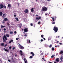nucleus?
Here are the masks:
<instances>
[{"mask_svg":"<svg viewBox=\"0 0 63 63\" xmlns=\"http://www.w3.org/2000/svg\"><path fill=\"white\" fill-rule=\"evenodd\" d=\"M42 8V11L43 12H46L47 10V8L45 6L43 7Z\"/></svg>","mask_w":63,"mask_h":63,"instance_id":"1","label":"nucleus"},{"mask_svg":"<svg viewBox=\"0 0 63 63\" xmlns=\"http://www.w3.org/2000/svg\"><path fill=\"white\" fill-rule=\"evenodd\" d=\"M53 30H54L55 33L57 32L58 31V27L55 26L54 27Z\"/></svg>","mask_w":63,"mask_h":63,"instance_id":"2","label":"nucleus"},{"mask_svg":"<svg viewBox=\"0 0 63 63\" xmlns=\"http://www.w3.org/2000/svg\"><path fill=\"white\" fill-rule=\"evenodd\" d=\"M18 46H19V47L20 49H24V47L21 45L20 44L18 45Z\"/></svg>","mask_w":63,"mask_h":63,"instance_id":"3","label":"nucleus"},{"mask_svg":"<svg viewBox=\"0 0 63 63\" xmlns=\"http://www.w3.org/2000/svg\"><path fill=\"white\" fill-rule=\"evenodd\" d=\"M30 54H32V56H30V58H31V59L33 57V56H34L35 55V54H34L32 52H31L30 53Z\"/></svg>","mask_w":63,"mask_h":63,"instance_id":"4","label":"nucleus"},{"mask_svg":"<svg viewBox=\"0 0 63 63\" xmlns=\"http://www.w3.org/2000/svg\"><path fill=\"white\" fill-rule=\"evenodd\" d=\"M24 30L25 32L26 33V32H27L28 31V29L27 28H26L24 29Z\"/></svg>","mask_w":63,"mask_h":63,"instance_id":"5","label":"nucleus"},{"mask_svg":"<svg viewBox=\"0 0 63 63\" xmlns=\"http://www.w3.org/2000/svg\"><path fill=\"white\" fill-rule=\"evenodd\" d=\"M24 12L25 13H28V10L27 9H26L24 11Z\"/></svg>","mask_w":63,"mask_h":63,"instance_id":"6","label":"nucleus"},{"mask_svg":"<svg viewBox=\"0 0 63 63\" xmlns=\"http://www.w3.org/2000/svg\"><path fill=\"white\" fill-rule=\"evenodd\" d=\"M20 54L21 55V56L23 55V54H22V51L21 50H20Z\"/></svg>","mask_w":63,"mask_h":63,"instance_id":"7","label":"nucleus"},{"mask_svg":"<svg viewBox=\"0 0 63 63\" xmlns=\"http://www.w3.org/2000/svg\"><path fill=\"white\" fill-rule=\"evenodd\" d=\"M59 58H58L57 59H56V61L57 62H59Z\"/></svg>","mask_w":63,"mask_h":63,"instance_id":"8","label":"nucleus"},{"mask_svg":"<svg viewBox=\"0 0 63 63\" xmlns=\"http://www.w3.org/2000/svg\"><path fill=\"white\" fill-rule=\"evenodd\" d=\"M8 21V18H5L3 20V21Z\"/></svg>","mask_w":63,"mask_h":63,"instance_id":"9","label":"nucleus"},{"mask_svg":"<svg viewBox=\"0 0 63 63\" xmlns=\"http://www.w3.org/2000/svg\"><path fill=\"white\" fill-rule=\"evenodd\" d=\"M0 9H3L4 8V6H3L2 4H0Z\"/></svg>","mask_w":63,"mask_h":63,"instance_id":"10","label":"nucleus"},{"mask_svg":"<svg viewBox=\"0 0 63 63\" xmlns=\"http://www.w3.org/2000/svg\"><path fill=\"white\" fill-rule=\"evenodd\" d=\"M3 37V38H4V39H5V40H7V37H6V36H5V35H4Z\"/></svg>","mask_w":63,"mask_h":63,"instance_id":"11","label":"nucleus"},{"mask_svg":"<svg viewBox=\"0 0 63 63\" xmlns=\"http://www.w3.org/2000/svg\"><path fill=\"white\" fill-rule=\"evenodd\" d=\"M34 10V8H32L31 9V11L32 13H33V12H34V10Z\"/></svg>","mask_w":63,"mask_h":63,"instance_id":"12","label":"nucleus"},{"mask_svg":"<svg viewBox=\"0 0 63 63\" xmlns=\"http://www.w3.org/2000/svg\"><path fill=\"white\" fill-rule=\"evenodd\" d=\"M60 54H63V51L61 50L60 52Z\"/></svg>","mask_w":63,"mask_h":63,"instance_id":"13","label":"nucleus"},{"mask_svg":"<svg viewBox=\"0 0 63 63\" xmlns=\"http://www.w3.org/2000/svg\"><path fill=\"white\" fill-rule=\"evenodd\" d=\"M3 13L2 12H0V16H2Z\"/></svg>","mask_w":63,"mask_h":63,"instance_id":"14","label":"nucleus"},{"mask_svg":"<svg viewBox=\"0 0 63 63\" xmlns=\"http://www.w3.org/2000/svg\"><path fill=\"white\" fill-rule=\"evenodd\" d=\"M3 42H6V41L5 40V39H4V37H3Z\"/></svg>","mask_w":63,"mask_h":63,"instance_id":"15","label":"nucleus"},{"mask_svg":"<svg viewBox=\"0 0 63 63\" xmlns=\"http://www.w3.org/2000/svg\"><path fill=\"white\" fill-rule=\"evenodd\" d=\"M50 39H51V37L49 36L48 38V40L49 41V40H50Z\"/></svg>","mask_w":63,"mask_h":63,"instance_id":"16","label":"nucleus"},{"mask_svg":"<svg viewBox=\"0 0 63 63\" xmlns=\"http://www.w3.org/2000/svg\"><path fill=\"white\" fill-rule=\"evenodd\" d=\"M8 7H9V8L11 7V5L9 4L8 5Z\"/></svg>","mask_w":63,"mask_h":63,"instance_id":"17","label":"nucleus"},{"mask_svg":"<svg viewBox=\"0 0 63 63\" xmlns=\"http://www.w3.org/2000/svg\"><path fill=\"white\" fill-rule=\"evenodd\" d=\"M18 25L19 26H22V24H21V23L20 24H18Z\"/></svg>","mask_w":63,"mask_h":63,"instance_id":"18","label":"nucleus"},{"mask_svg":"<svg viewBox=\"0 0 63 63\" xmlns=\"http://www.w3.org/2000/svg\"><path fill=\"white\" fill-rule=\"evenodd\" d=\"M15 19L17 21H18L19 20H18V19L17 17H16L15 18Z\"/></svg>","mask_w":63,"mask_h":63,"instance_id":"19","label":"nucleus"},{"mask_svg":"<svg viewBox=\"0 0 63 63\" xmlns=\"http://www.w3.org/2000/svg\"><path fill=\"white\" fill-rule=\"evenodd\" d=\"M1 46L2 47V46H4V43H1Z\"/></svg>","mask_w":63,"mask_h":63,"instance_id":"20","label":"nucleus"},{"mask_svg":"<svg viewBox=\"0 0 63 63\" xmlns=\"http://www.w3.org/2000/svg\"><path fill=\"white\" fill-rule=\"evenodd\" d=\"M51 49H52V50L53 51L54 50V48L53 47H52V48Z\"/></svg>","mask_w":63,"mask_h":63,"instance_id":"21","label":"nucleus"},{"mask_svg":"<svg viewBox=\"0 0 63 63\" xmlns=\"http://www.w3.org/2000/svg\"><path fill=\"white\" fill-rule=\"evenodd\" d=\"M6 36L7 37H9V34H6Z\"/></svg>","mask_w":63,"mask_h":63,"instance_id":"22","label":"nucleus"},{"mask_svg":"<svg viewBox=\"0 0 63 63\" xmlns=\"http://www.w3.org/2000/svg\"><path fill=\"white\" fill-rule=\"evenodd\" d=\"M41 37L42 38H44V35L43 34L41 35Z\"/></svg>","mask_w":63,"mask_h":63,"instance_id":"23","label":"nucleus"},{"mask_svg":"<svg viewBox=\"0 0 63 63\" xmlns=\"http://www.w3.org/2000/svg\"><path fill=\"white\" fill-rule=\"evenodd\" d=\"M40 52L41 53V55H43V52H42V51H40Z\"/></svg>","mask_w":63,"mask_h":63,"instance_id":"24","label":"nucleus"},{"mask_svg":"<svg viewBox=\"0 0 63 63\" xmlns=\"http://www.w3.org/2000/svg\"><path fill=\"white\" fill-rule=\"evenodd\" d=\"M5 27V26H3L2 25H1V28H3V27Z\"/></svg>","mask_w":63,"mask_h":63,"instance_id":"25","label":"nucleus"},{"mask_svg":"<svg viewBox=\"0 0 63 63\" xmlns=\"http://www.w3.org/2000/svg\"><path fill=\"white\" fill-rule=\"evenodd\" d=\"M7 25L8 26H9V25H10V24L9 23V22H7Z\"/></svg>","mask_w":63,"mask_h":63,"instance_id":"26","label":"nucleus"},{"mask_svg":"<svg viewBox=\"0 0 63 63\" xmlns=\"http://www.w3.org/2000/svg\"><path fill=\"white\" fill-rule=\"evenodd\" d=\"M4 50H5V51H7V52H9V51L8 50H7V49H5Z\"/></svg>","mask_w":63,"mask_h":63,"instance_id":"27","label":"nucleus"},{"mask_svg":"<svg viewBox=\"0 0 63 63\" xmlns=\"http://www.w3.org/2000/svg\"><path fill=\"white\" fill-rule=\"evenodd\" d=\"M54 55H52V56H51V58H53L54 57Z\"/></svg>","mask_w":63,"mask_h":63,"instance_id":"28","label":"nucleus"},{"mask_svg":"<svg viewBox=\"0 0 63 63\" xmlns=\"http://www.w3.org/2000/svg\"><path fill=\"white\" fill-rule=\"evenodd\" d=\"M63 59V58L62 57H61L60 58V60L62 62V59Z\"/></svg>","mask_w":63,"mask_h":63,"instance_id":"29","label":"nucleus"},{"mask_svg":"<svg viewBox=\"0 0 63 63\" xmlns=\"http://www.w3.org/2000/svg\"><path fill=\"white\" fill-rule=\"evenodd\" d=\"M52 47V45H50L49 46V47L50 48L51 47Z\"/></svg>","mask_w":63,"mask_h":63,"instance_id":"30","label":"nucleus"},{"mask_svg":"<svg viewBox=\"0 0 63 63\" xmlns=\"http://www.w3.org/2000/svg\"><path fill=\"white\" fill-rule=\"evenodd\" d=\"M52 19L53 21H54V17L52 18Z\"/></svg>","mask_w":63,"mask_h":63,"instance_id":"31","label":"nucleus"},{"mask_svg":"<svg viewBox=\"0 0 63 63\" xmlns=\"http://www.w3.org/2000/svg\"><path fill=\"white\" fill-rule=\"evenodd\" d=\"M27 34V33L26 34H25L24 35V36H25V37H26L27 36V35H26Z\"/></svg>","mask_w":63,"mask_h":63,"instance_id":"32","label":"nucleus"},{"mask_svg":"<svg viewBox=\"0 0 63 63\" xmlns=\"http://www.w3.org/2000/svg\"><path fill=\"white\" fill-rule=\"evenodd\" d=\"M42 59H43V60H44L45 61H46V60H45V59H44V58H42Z\"/></svg>","mask_w":63,"mask_h":63,"instance_id":"33","label":"nucleus"},{"mask_svg":"<svg viewBox=\"0 0 63 63\" xmlns=\"http://www.w3.org/2000/svg\"><path fill=\"white\" fill-rule=\"evenodd\" d=\"M38 20H39V19H41V17L40 16L39 17H38Z\"/></svg>","mask_w":63,"mask_h":63,"instance_id":"34","label":"nucleus"},{"mask_svg":"<svg viewBox=\"0 0 63 63\" xmlns=\"http://www.w3.org/2000/svg\"><path fill=\"white\" fill-rule=\"evenodd\" d=\"M19 39V38L18 37L17 38H16V40H18Z\"/></svg>","mask_w":63,"mask_h":63,"instance_id":"35","label":"nucleus"},{"mask_svg":"<svg viewBox=\"0 0 63 63\" xmlns=\"http://www.w3.org/2000/svg\"><path fill=\"white\" fill-rule=\"evenodd\" d=\"M15 47H13L12 48V49H13V50H14V49H15Z\"/></svg>","mask_w":63,"mask_h":63,"instance_id":"36","label":"nucleus"},{"mask_svg":"<svg viewBox=\"0 0 63 63\" xmlns=\"http://www.w3.org/2000/svg\"><path fill=\"white\" fill-rule=\"evenodd\" d=\"M36 19L37 20H39V19L38 18V17H36Z\"/></svg>","mask_w":63,"mask_h":63,"instance_id":"37","label":"nucleus"},{"mask_svg":"<svg viewBox=\"0 0 63 63\" xmlns=\"http://www.w3.org/2000/svg\"><path fill=\"white\" fill-rule=\"evenodd\" d=\"M27 61L26 60L25 61V63H27Z\"/></svg>","mask_w":63,"mask_h":63,"instance_id":"38","label":"nucleus"},{"mask_svg":"<svg viewBox=\"0 0 63 63\" xmlns=\"http://www.w3.org/2000/svg\"><path fill=\"white\" fill-rule=\"evenodd\" d=\"M40 23H41V22L40 21L38 22V24H40Z\"/></svg>","mask_w":63,"mask_h":63,"instance_id":"39","label":"nucleus"},{"mask_svg":"<svg viewBox=\"0 0 63 63\" xmlns=\"http://www.w3.org/2000/svg\"><path fill=\"white\" fill-rule=\"evenodd\" d=\"M9 49H11V48H12V47H11V46H10L9 47Z\"/></svg>","mask_w":63,"mask_h":63,"instance_id":"40","label":"nucleus"},{"mask_svg":"<svg viewBox=\"0 0 63 63\" xmlns=\"http://www.w3.org/2000/svg\"><path fill=\"white\" fill-rule=\"evenodd\" d=\"M31 26H33V24H32V23H31Z\"/></svg>","mask_w":63,"mask_h":63,"instance_id":"41","label":"nucleus"},{"mask_svg":"<svg viewBox=\"0 0 63 63\" xmlns=\"http://www.w3.org/2000/svg\"><path fill=\"white\" fill-rule=\"evenodd\" d=\"M7 46V44H6L4 46V47H6Z\"/></svg>","mask_w":63,"mask_h":63,"instance_id":"42","label":"nucleus"},{"mask_svg":"<svg viewBox=\"0 0 63 63\" xmlns=\"http://www.w3.org/2000/svg\"><path fill=\"white\" fill-rule=\"evenodd\" d=\"M4 30V31H6V29L5 28H4L3 29Z\"/></svg>","mask_w":63,"mask_h":63,"instance_id":"43","label":"nucleus"},{"mask_svg":"<svg viewBox=\"0 0 63 63\" xmlns=\"http://www.w3.org/2000/svg\"><path fill=\"white\" fill-rule=\"evenodd\" d=\"M14 33L15 34H16V31H15L14 32Z\"/></svg>","mask_w":63,"mask_h":63,"instance_id":"44","label":"nucleus"},{"mask_svg":"<svg viewBox=\"0 0 63 63\" xmlns=\"http://www.w3.org/2000/svg\"><path fill=\"white\" fill-rule=\"evenodd\" d=\"M8 61H9V62H11V60H8Z\"/></svg>","mask_w":63,"mask_h":63,"instance_id":"45","label":"nucleus"},{"mask_svg":"<svg viewBox=\"0 0 63 63\" xmlns=\"http://www.w3.org/2000/svg\"><path fill=\"white\" fill-rule=\"evenodd\" d=\"M13 33V32H10V34H12Z\"/></svg>","mask_w":63,"mask_h":63,"instance_id":"46","label":"nucleus"},{"mask_svg":"<svg viewBox=\"0 0 63 63\" xmlns=\"http://www.w3.org/2000/svg\"><path fill=\"white\" fill-rule=\"evenodd\" d=\"M41 42H43V39H41Z\"/></svg>","mask_w":63,"mask_h":63,"instance_id":"47","label":"nucleus"},{"mask_svg":"<svg viewBox=\"0 0 63 63\" xmlns=\"http://www.w3.org/2000/svg\"><path fill=\"white\" fill-rule=\"evenodd\" d=\"M59 44H60V45H62V43H59Z\"/></svg>","mask_w":63,"mask_h":63,"instance_id":"48","label":"nucleus"},{"mask_svg":"<svg viewBox=\"0 0 63 63\" xmlns=\"http://www.w3.org/2000/svg\"><path fill=\"white\" fill-rule=\"evenodd\" d=\"M52 24H55V22H53V23H52Z\"/></svg>","mask_w":63,"mask_h":63,"instance_id":"49","label":"nucleus"},{"mask_svg":"<svg viewBox=\"0 0 63 63\" xmlns=\"http://www.w3.org/2000/svg\"><path fill=\"white\" fill-rule=\"evenodd\" d=\"M11 41H9V43H10V44H11Z\"/></svg>","mask_w":63,"mask_h":63,"instance_id":"50","label":"nucleus"},{"mask_svg":"<svg viewBox=\"0 0 63 63\" xmlns=\"http://www.w3.org/2000/svg\"><path fill=\"white\" fill-rule=\"evenodd\" d=\"M9 29H10L11 28V26H9Z\"/></svg>","mask_w":63,"mask_h":63,"instance_id":"51","label":"nucleus"},{"mask_svg":"<svg viewBox=\"0 0 63 63\" xmlns=\"http://www.w3.org/2000/svg\"><path fill=\"white\" fill-rule=\"evenodd\" d=\"M14 17H16V15H14Z\"/></svg>","mask_w":63,"mask_h":63,"instance_id":"52","label":"nucleus"},{"mask_svg":"<svg viewBox=\"0 0 63 63\" xmlns=\"http://www.w3.org/2000/svg\"><path fill=\"white\" fill-rule=\"evenodd\" d=\"M4 8L5 9H6V6H4Z\"/></svg>","mask_w":63,"mask_h":63,"instance_id":"53","label":"nucleus"},{"mask_svg":"<svg viewBox=\"0 0 63 63\" xmlns=\"http://www.w3.org/2000/svg\"><path fill=\"white\" fill-rule=\"evenodd\" d=\"M43 39L44 40H46V39L45 38H44L43 37Z\"/></svg>","mask_w":63,"mask_h":63,"instance_id":"54","label":"nucleus"},{"mask_svg":"<svg viewBox=\"0 0 63 63\" xmlns=\"http://www.w3.org/2000/svg\"><path fill=\"white\" fill-rule=\"evenodd\" d=\"M29 43H30V40H29Z\"/></svg>","mask_w":63,"mask_h":63,"instance_id":"55","label":"nucleus"},{"mask_svg":"<svg viewBox=\"0 0 63 63\" xmlns=\"http://www.w3.org/2000/svg\"><path fill=\"white\" fill-rule=\"evenodd\" d=\"M11 42H13V40H11V41H10Z\"/></svg>","mask_w":63,"mask_h":63,"instance_id":"56","label":"nucleus"},{"mask_svg":"<svg viewBox=\"0 0 63 63\" xmlns=\"http://www.w3.org/2000/svg\"><path fill=\"white\" fill-rule=\"evenodd\" d=\"M47 1H50L51 0H47Z\"/></svg>","mask_w":63,"mask_h":63,"instance_id":"57","label":"nucleus"},{"mask_svg":"<svg viewBox=\"0 0 63 63\" xmlns=\"http://www.w3.org/2000/svg\"><path fill=\"white\" fill-rule=\"evenodd\" d=\"M26 60H25V59H24V61H25Z\"/></svg>","mask_w":63,"mask_h":63,"instance_id":"58","label":"nucleus"},{"mask_svg":"<svg viewBox=\"0 0 63 63\" xmlns=\"http://www.w3.org/2000/svg\"><path fill=\"white\" fill-rule=\"evenodd\" d=\"M3 50H5V48H4Z\"/></svg>","mask_w":63,"mask_h":63,"instance_id":"59","label":"nucleus"},{"mask_svg":"<svg viewBox=\"0 0 63 63\" xmlns=\"http://www.w3.org/2000/svg\"><path fill=\"white\" fill-rule=\"evenodd\" d=\"M2 23H5V22H3Z\"/></svg>","mask_w":63,"mask_h":63,"instance_id":"60","label":"nucleus"},{"mask_svg":"<svg viewBox=\"0 0 63 63\" xmlns=\"http://www.w3.org/2000/svg\"><path fill=\"white\" fill-rule=\"evenodd\" d=\"M5 14H3V16H5Z\"/></svg>","mask_w":63,"mask_h":63,"instance_id":"61","label":"nucleus"},{"mask_svg":"<svg viewBox=\"0 0 63 63\" xmlns=\"http://www.w3.org/2000/svg\"><path fill=\"white\" fill-rule=\"evenodd\" d=\"M59 43V41H58L57 42V43Z\"/></svg>","mask_w":63,"mask_h":63,"instance_id":"62","label":"nucleus"},{"mask_svg":"<svg viewBox=\"0 0 63 63\" xmlns=\"http://www.w3.org/2000/svg\"><path fill=\"white\" fill-rule=\"evenodd\" d=\"M38 15H36V16H38Z\"/></svg>","mask_w":63,"mask_h":63,"instance_id":"63","label":"nucleus"},{"mask_svg":"<svg viewBox=\"0 0 63 63\" xmlns=\"http://www.w3.org/2000/svg\"><path fill=\"white\" fill-rule=\"evenodd\" d=\"M19 27H20V28H21V26H19Z\"/></svg>","mask_w":63,"mask_h":63,"instance_id":"64","label":"nucleus"}]
</instances>
